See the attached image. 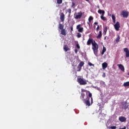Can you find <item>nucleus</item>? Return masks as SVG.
<instances>
[{
    "label": "nucleus",
    "instance_id": "1",
    "mask_svg": "<svg viewBox=\"0 0 129 129\" xmlns=\"http://www.w3.org/2000/svg\"><path fill=\"white\" fill-rule=\"evenodd\" d=\"M85 94L86 95L88 94V97H89V98H91V100H92V94H91L89 91H87L84 89H81V94L80 96V99L81 100L85 101V99L84 98V97H85Z\"/></svg>",
    "mask_w": 129,
    "mask_h": 129
},
{
    "label": "nucleus",
    "instance_id": "2",
    "mask_svg": "<svg viewBox=\"0 0 129 129\" xmlns=\"http://www.w3.org/2000/svg\"><path fill=\"white\" fill-rule=\"evenodd\" d=\"M92 50H93L94 54L97 56V53H98V48L99 45L97 44L96 42H95L94 43H92Z\"/></svg>",
    "mask_w": 129,
    "mask_h": 129
},
{
    "label": "nucleus",
    "instance_id": "3",
    "mask_svg": "<svg viewBox=\"0 0 129 129\" xmlns=\"http://www.w3.org/2000/svg\"><path fill=\"white\" fill-rule=\"evenodd\" d=\"M69 45H70L69 41H68V40H66L63 44V50L65 51V52L70 51L71 49L69 46Z\"/></svg>",
    "mask_w": 129,
    "mask_h": 129
},
{
    "label": "nucleus",
    "instance_id": "4",
    "mask_svg": "<svg viewBox=\"0 0 129 129\" xmlns=\"http://www.w3.org/2000/svg\"><path fill=\"white\" fill-rule=\"evenodd\" d=\"M77 82L79 83L80 85H86V84H87V81L86 80L81 78H78Z\"/></svg>",
    "mask_w": 129,
    "mask_h": 129
},
{
    "label": "nucleus",
    "instance_id": "5",
    "mask_svg": "<svg viewBox=\"0 0 129 129\" xmlns=\"http://www.w3.org/2000/svg\"><path fill=\"white\" fill-rule=\"evenodd\" d=\"M94 43H95V41L93 40V38H89L87 42V45H88V46H90L91 44L92 45V44H94Z\"/></svg>",
    "mask_w": 129,
    "mask_h": 129
},
{
    "label": "nucleus",
    "instance_id": "6",
    "mask_svg": "<svg viewBox=\"0 0 129 129\" xmlns=\"http://www.w3.org/2000/svg\"><path fill=\"white\" fill-rule=\"evenodd\" d=\"M114 27L116 31H119V28H120V24L119 22H117L116 24L114 25Z\"/></svg>",
    "mask_w": 129,
    "mask_h": 129
},
{
    "label": "nucleus",
    "instance_id": "7",
    "mask_svg": "<svg viewBox=\"0 0 129 129\" xmlns=\"http://www.w3.org/2000/svg\"><path fill=\"white\" fill-rule=\"evenodd\" d=\"M121 14L123 16V18H127L128 17V12L123 11L121 12Z\"/></svg>",
    "mask_w": 129,
    "mask_h": 129
},
{
    "label": "nucleus",
    "instance_id": "8",
    "mask_svg": "<svg viewBox=\"0 0 129 129\" xmlns=\"http://www.w3.org/2000/svg\"><path fill=\"white\" fill-rule=\"evenodd\" d=\"M82 12L80 11V12H79L78 13V15H77L75 17V19L76 20H78V19H81V17H82Z\"/></svg>",
    "mask_w": 129,
    "mask_h": 129
},
{
    "label": "nucleus",
    "instance_id": "9",
    "mask_svg": "<svg viewBox=\"0 0 129 129\" xmlns=\"http://www.w3.org/2000/svg\"><path fill=\"white\" fill-rule=\"evenodd\" d=\"M60 20L61 22H64L65 21V15L63 13H60L59 14Z\"/></svg>",
    "mask_w": 129,
    "mask_h": 129
},
{
    "label": "nucleus",
    "instance_id": "10",
    "mask_svg": "<svg viewBox=\"0 0 129 129\" xmlns=\"http://www.w3.org/2000/svg\"><path fill=\"white\" fill-rule=\"evenodd\" d=\"M123 51L125 53V57H126V58H128L129 57V50H128V48H124L123 49Z\"/></svg>",
    "mask_w": 129,
    "mask_h": 129
},
{
    "label": "nucleus",
    "instance_id": "11",
    "mask_svg": "<svg viewBox=\"0 0 129 129\" xmlns=\"http://www.w3.org/2000/svg\"><path fill=\"white\" fill-rule=\"evenodd\" d=\"M77 30H78V32H80V33H83V27H81L80 24L77 26Z\"/></svg>",
    "mask_w": 129,
    "mask_h": 129
},
{
    "label": "nucleus",
    "instance_id": "12",
    "mask_svg": "<svg viewBox=\"0 0 129 129\" xmlns=\"http://www.w3.org/2000/svg\"><path fill=\"white\" fill-rule=\"evenodd\" d=\"M118 119L121 122H125V121H126V118L122 116H120Z\"/></svg>",
    "mask_w": 129,
    "mask_h": 129
},
{
    "label": "nucleus",
    "instance_id": "13",
    "mask_svg": "<svg viewBox=\"0 0 129 129\" xmlns=\"http://www.w3.org/2000/svg\"><path fill=\"white\" fill-rule=\"evenodd\" d=\"M117 66H118L119 69H120L121 71L123 72H124V67L121 64H117Z\"/></svg>",
    "mask_w": 129,
    "mask_h": 129
},
{
    "label": "nucleus",
    "instance_id": "14",
    "mask_svg": "<svg viewBox=\"0 0 129 129\" xmlns=\"http://www.w3.org/2000/svg\"><path fill=\"white\" fill-rule=\"evenodd\" d=\"M84 101V103L86 104V105L88 106H90V101H89V99Z\"/></svg>",
    "mask_w": 129,
    "mask_h": 129
},
{
    "label": "nucleus",
    "instance_id": "15",
    "mask_svg": "<svg viewBox=\"0 0 129 129\" xmlns=\"http://www.w3.org/2000/svg\"><path fill=\"white\" fill-rule=\"evenodd\" d=\"M101 37H102V32L100 31L99 32L98 35L96 37L97 39H101Z\"/></svg>",
    "mask_w": 129,
    "mask_h": 129
},
{
    "label": "nucleus",
    "instance_id": "16",
    "mask_svg": "<svg viewBox=\"0 0 129 129\" xmlns=\"http://www.w3.org/2000/svg\"><path fill=\"white\" fill-rule=\"evenodd\" d=\"M102 69L104 70L106 69V68H107V63L104 62L102 64Z\"/></svg>",
    "mask_w": 129,
    "mask_h": 129
},
{
    "label": "nucleus",
    "instance_id": "17",
    "mask_svg": "<svg viewBox=\"0 0 129 129\" xmlns=\"http://www.w3.org/2000/svg\"><path fill=\"white\" fill-rule=\"evenodd\" d=\"M60 34H61V35H62L63 36H65L67 34L66 30H65V29H63L61 30Z\"/></svg>",
    "mask_w": 129,
    "mask_h": 129
},
{
    "label": "nucleus",
    "instance_id": "18",
    "mask_svg": "<svg viewBox=\"0 0 129 129\" xmlns=\"http://www.w3.org/2000/svg\"><path fill=\"white\" fill-rule=\"evenodd\" d=\"M98 14H101L102 15H104L105 14V12L104 11V10H99L98 11Z\"/></svg>",
    "mask_w": 129,
    "mask_h": 129
},
{
    "label": "nucleus",
    "instance_id": "19",
    "mask_svg": "<svg viewBox=\"0 0 129 129\" xmlns=\"http://www.w3.org/2000/svg\"><path fill=\"white\" fill-rule=\"evenodd\" d=\"M120 40V36L119 35H117V37L115 40L116 43H118V42H119Z\"/></svg>",
    "mask_w": 129,
    "mask_h": 129
},
{
    "label": "nucleus",
    "instance_id": "20",
    "mask_svg": "<svg viewBox=\"0 0 129 129\" xmlns=\"http://www.w3.org/2000/svg\"><path fill=\"white\" fill-rule=\"evenodd\" d=\"M106 51V48H105V47L103 46V49L101 52V55H104V53H105V52Z\"/></svg>",
    "mask_w": 129,
    "mask_h": 129
},
{
    "label": "nucleus",
    "instance_id": "21",
    "mask_svg": "<svg viewBox=\"0 0 129 129\" xmlns=\"http://www.w3.org/2000/svg\"><path fill=\"white\" fill-rule=\"evenodd\" d=\"M63 28H64V25H62V24H61L60 23V24H59V25H58V29H59V30H63V29H64Z\"/></svg>",
    "mask_w": 129,
    "mask_h": 129
},
{
    "label": "nucleus",
    "instance_id": "22",
    "mask_svg": "<svg viewBox=\"0 0 129 129\" xmlns=\"http://www.w3.org/2000/svg\"><path fill=\"white\" fill-rule=\"evenodd\" d=\"M107 32V27H105V28H104L103 29V34L104 35H106V33Z\"/></svg>",
    "mask_w": 129,
    "mask_h": 129
},
{
    "label": "nucleus",
    "instance_id": "23",
    "mask_svg": "<svg viewBox=\"0 0 129 129\" xmlns=\"http://www.w3.org/2000/svg\"><path fill=\"white\" fill-rule=\"evenodd\" d=\"M123 86L124 87H128L129 86V81L128 82H124V83H123Z\"/></svg>",
    "mask_w": 129,
    "mask_h": 129
},
{
    "label": "nucleus",
    "instance_id": "24",
    "mask_svg": "<svg viewBox=\"0 0 129 129\" xmlns=\"http://www.w3.org/2000/svg\"><path fill=\"white\" fill-rule=\"evenodd\" d=\"M84 65V62H83V61H81L80 62V63L79 64V66L80 67H81V68H82V67H83V66Z\"/></svg>",
    "mask_w": 129,
    "mask_h": 129
},
{
    "label": "nucleus",
    "instance_id": "25",
    "mask_svg": "<svg viewBox=\"0 0 129 129\" xmlns=\"http://www.w3.org/2000/svg\"><path fill=\"white\" fill-rule=\"evenodd\" d=\"M101 20H102L103 21H106V18H105L104 17V15H102L101 16Z\"/></svg>",
    "mask_w": 129,
    "mask_h": 129
},
{
    "label": "nucleus",
    "instance_id": "26",
    "mask_svg": "<svg viewBox=\"0 0 129 129\" xmlns=\"http://www.w3.org/2000/svg\"><path fill=\"white\" fill-rule=\"evenodd\" d=\"M112 19L113 20V22L115 24V16L114 15H112Z\"/></svg>",
    "mask_w": 129,
    "mask_h": 129
},
{
    "label": "nucleus",
    "instance_id": "27",
    "mask_svg": "<svg viewBox=\"0 0 129 129\" xmlns=\"http://www.w3.org/2000/svg\"><path fill=\"white\" fill-rule=\"evenodd\" d=\"M57 5H61L63 2V0H56Z\"/></svg>",
    "mask_w": 129,
    "mask_h": 129
},
{
    "label": "nucleus",
    "instance_id": "28",
    "mask_svg": "<svg viewBox=\"0 0 129 129\" xmlns=\"http://www.w3.org/2000/svg\"><path fill=\"white\" fill-rule=\"evenodd\" d=\"M81 69H82V68H81V67H79V66H78L77 71L78 72H80V71H81Z\"/></svg>",
    "mask_w": 129,
    "mask_h": 129
},
{
    "label": "nucleus",
    "instance_id": "29",
    "mask_svg": "<svg viewBox=\"0 0 129 129\" xmlns=\"http://www.w3.org/2000/svg\"><path fill=\"white\" fill-rule=\"evenodd\" d=\"M71 9H69L67 10V12H68V13H69V16H70L71 15Z\"/></svg>",
    "mask_w": 129,
    "mask_h": 129
},
{
    "label": "nucleus",
    "instance_id": "30",
    "mask_svg": "<svg viewBox=\"0 0 129 129\" xmlns=\"http://www.w3.org/2000/svg\"><path fill=\"white\" fill-rule=\"evenodd\" d=\"M93 20V17L92 16H90L89 18V23H91V21Z\"/></svg>",
    "mask_w": 129,
    "mask_h": 129
},
{
    "label": "nucleus",
    "instance_id": "31",
    "mask_svg": "<svg viewBox=\"0 0 129 129\" xmlns=\"http://www.w3.org/2000/svg\"><path fill=\"white\" fill-rule=\"evenodd\" d=\"M109 128L116 129V126H111L109 127Z\"/></svg>",
    "mask_w": 129,
    "mask_h": 129
},
{
    "label": "nucleus",
    "instance_id": "32",
    "mask_svg": "<svg viewBox=\"0 0 129 129\" xmlns=\"http://www.w3.org/2000/svg\"><path fill=\"white\" fill-rule=\"evenodd\" d=\"M81 34H80V33H77V37H78V38H81Z\"/></svg>",
    "mask_w": 129,
    "mask_h": 129
},
{
    "label": "nucleus",
    "instance_id": "33",
    "mask_svg": "<svg viewBox=\"0 0 129 129\" xmlns=\"http://www.w3.org/2000/svg\"><path fill=\"white\" fill-rule=\"evenodd\" d=\"M128 106L126 105V103H125L124 105H123V108H124L125 109H126V108H127Z\"/></svg>",
    "mask_w": 129,
    "mask_h": 129
},
{
    "label": "nucleus",
    "instance_id": "34",
    "mask_svg": "<svg viewBox=\"0 0 129 129\" xmlns=\"http://www.w3.org/2000/svg\"><path fill=\"white\" fill-rule=\"evenodd\" d=\"M98 22H95L94 23V29H95V25H98Z\"/></svg>",
    "mask_w": 129,
    "mask_h": 129
},
{
    "label": "nucleus",
    "instance_id": "35",
    "mask_svg": "<svg viewBox=\"0 0 129 129\" xmlns=\"http://www.w3.org/2000/svg\"><path fill=\"white\" fill-rule=\"evenodd\" d=\"M76 47L77 49H80V46L79 45V44H77Z\"/></svg>",
    "mask_w": 129,
    "mask_h": 129
},
{
    "label": "nucleus",
    "instance_id": "36",
    "mask_svg": "<svg viewBox=\"0 0 129 129\" xmlns=\"http://www.w3.org/2000/svg\"><path fill=\"white\" fill-rule=\"evenodd\" d=\"M88 65H89V66H94V64H92L91 62H89Z\"/></svg>",
    "mask_w": 129,
    "mask_h": 129
},
{
    "label": "nucleus",
    "instance_id": "37",
    "mask_svg": "<svg viewBox=\"0 0 129 129\" xmlns=\"http://www.w3.org/2000/svg\"><path fill=\"white\" fill-rule=\"evenodd\" d=\"M75 6V3L73 2L72 5L71 6V8H74Z\"/></svg>",
    "mask_w": 129,
    "mask_h": 129
},
{
    "label": "nucleus",
    "instance_id": "38",
    "mask_svg": "<svg viewBox=\"0 0 129 129\" xmlns=\"http://www.w3.org/2000/svg\"><path fill=\"white\" fill-rule=\"evenodd\" d=\"M99 25H98L97 27L96 28V31L97 32H98L99 30Z\"/></svg>",
    "mask_w": 129,
    "mask_h": 129
},
{
    "label": "nucleus",
    "instance_id": "39",
    "mask_svg": "<svg viewBox=\"0 0 129 129\" xmlns=\"http://www.w3.org/2000/svg\"><path fill=\"white\" fill-rule=\"evenodd\" d=\"M102 77H103V78L105 77V73H103V74L102 75Z\"/></svg>",
    "mask_w": 129,
    "mask_h": 129
},
{
    "label": "nucleus",
    "instance_id": "40",
    "mask_svg": "<svg viewBox=\"0 0 129 129\" xmlns=\"http://www.w3.org/2000/svg\"><path fill=\"white\" fill-rule=\"evenodd\" d=\"M78 52V50L77 49H75V53H76V54H77Z\"/></svg>",
    "mask_w": 129,
    "mask_h": 129
},
{
    "label": "nucleus",
    "instance_id": "41",
    "mask_svg": "<svg viewBox=\"0 0 129 129\" xmlns=\"http://www.w3.org/2000/svg\"><path fill=\"white\" fill-rule=\"evenodd\" d=\"M71 32L73 31V27H71Z\"/></svg>",
    "mask_w": 129,
    "mask_h": 129
},
{
    "label": "nucleus",
    "instance_id": "42",
    "mask_svg": "<svg viewBox=\"0 0 129 129\" xmlns=\"http://www.w3.org/2000/svg\"><path fill=\"white\" fill-rule=\"evenodd\" d=\"M104 39L106 40V37H104Z\"/></svg>",
    "mask_w": 129,
    "mask_h": 129
},
{
    "label": "nucleus",
    "instance_id": "43",
    "mask_svg": "<svg viewBox=\"0 0 129 129\" xmlns=\"http://www.w3.org/2000/svg\"><path fill=\"white\" fill-rule=\"evenodd\" d=\"M86 2H89V0H85Z\"/></svg>",
    "mask_w": 129,
    "mask_h": 129
},
{
    "label": "nucleus",
    "instance_id": "44",
    "mask_svg": "<svg viewBox=\"0 0 129 129\" xmlns=\"http://www.w3.org/2000/svg\"><path fill=\"white\" fill-rule=\"evenodd\" d=\"M89 99V98H88V96H87V99Z\"/></svg>",
    "mask_w": 129,
    "mask_h": 129
},
{
    "label": "nucleus",
    "instance_id": "45",
    "mask_svg": "<svg viewBox=\"0 0 129 129\" xmlns=\"http://www.w3.org/2000/svg\"><path fill=\"white\" fill-rule=\"evenodd\" d=\"M88 25H89V23L88 22Z\"/></svg>",
    "mask_w": 129,
    "mask_h": 129
}]
</instances>
